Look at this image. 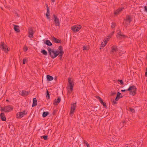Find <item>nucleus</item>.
<instances>
[{
	"mask_svg": "<svg viewBox=\"0 0 147 147\" xmlns=\"http://www.w3.org/2000/svg\"><path fill=\"white\" fill-rule=\"evenodd\" d=\"M128 91L129 92V94L133 96H134L136 94L137 88L135 86H130L127 89Z\"/></svg>",
	"mask_w": 147,
	"mask_h": 147,
	"instance_id": "obj_3",
	"label": "nucleus"
},
{
	"mask_svg": "<svg viewBox=\"0 0 147 147\" xmlns=\"http://www.w3.org/2000/svg\"><path fill=\"white\" fill-rule=\"evenodd\" d=\"M125 147H130V146H125Z\"/></svg>",
	"mask_w": 147,
	"mask_h": 147,
	"instance_id": "obj_46",
	"label": "nucleus"
},
{
	"mask_svg": "<svg viewBox=\"0 0 147 147\" xmlns=\"http://www.w3.org/2000/svg\"><path fill=\"white\" fill-rule=\"evenodd\" d=\"M84 144L86 145L87 147H90V146L89 145V144L86 141H84Z\"/></svg>",
	"mask_w": 147,
	"mask_h": 147,
	"instance_id": "obj_33",
	"label": "nucleus"
},
{
	"mask_svg": "<svg viewBox=\"0 0 147 147\" xmlns=\"http://www.w3.org/2000/svg\"><path fill=\"white\" fill-rule=\"evenodd\" d=\"M59 57H60V59H61L62 58V56H61H61H59Z\"/></svg>",
	"mask_w": 147,
	"mask_h": 147,
	"instance_id": "obj_48",
	"label": "nucleus"
},
{
	"mask_svg": "<svg viewBox=\"0 0 147 147\" xmlns=\"http://www.w3.org/2000/svg\"><path fill=\"white\" fill-rule=\"evenodd\" d=\"M28 92L25 90H23L21 93V95L22 96H25L28 95Z\"/></svg>",
	"mask_w": 147,
	"mask_h": 147,
	"instance_id": "obj_23",
	"label": "nucleus"
},
{
	"mask_svg": "<svg viewBox=\"0 0 147 147\" xmlns=\"http://www.w3.org/2000/svg\"><path fill=\"white\" fill-rule=\"evenodd\" d=\"M0 117L2 121H5L6 120V118L3 113H2L0 114Z\"/></svg>",
	"mask_w": 147,
	"mask_h": 147,
	"instance_id": "obj_17",
	"label": "nucleus"
},
{
	"mask_svg": "<svg viewBox=\"0 0 147 147\" xmlns=\"http://www.w3.org/2000/svg\"><path fill=\"white\" fill-rule=\"evenodd\" d=\"M107 41H106V40H104L103 42H102V43L101 46L100 47V49H102L103 47H104L105 46V45L107 44Z\"/></svg>",
	"mask_w": 147,
	"mask_h": 147,
	"instance_id": "obj_20",
	"label": "nucleus"
},
{
	"mask_svg": "<svg viewBox=\"0 0 147 147\" xmlns=\"http://www.w3.org/2000/svg\"><path fill=\"white\" fill-rule=\"evenodd\" d=\"M123 7H121L118 9L116 11H115V14L116 15L118 14L120 12H121L123 10Z\"/></svg>",
	"mask_w": 147,
	"mask_h": 147,
	"instance_id": "obj_18",
	"label": "nucleus"
},
{
	"mask_svg": "<svg viewBox=\"0 0 147 147\" xmlns=\"http://www.w3.org/2000/svg\"><path fill=\"white\" fill-rule=\"evenodd\" d=\"M131 21V17L128 15L126 16V19H124L123 23L126 25H128L130 24Z\"/></svg>",
	"mask_w": 147,
	"mask_h": 147,
	"instance_id": "obj_7",
	"label": "nucleus"
},
{
	"mask_svg": "<svg viewBox=\"0 0 147 147\" xmlns=\"http://www.w3.org/2000/svg\"><path fill=\"white\" fill-rule=\"evenodd\" d=\"M41 52L45 55H47V52L45 50H43L41 51Z\"/></svg>",
	"mask_w": 147,
	"mask_h": 147,
	"instance_id": "obj_28",
	"label": "nucleus"
},
{
	"mask_svg": "<svg viewBox=\"0 0 147 147\" xmlns=\"http://www.w3.org/2000/svg\"><path fill=\"white\" fill-rule=\"evenodd\" d=\"M48 50L49 51V55L53 59L56 57L58 55V54L56 53L57 52H56V51L52 50L49 48H48Z\"/></svg>",
	"mask_w": 147,
	"mask_h": 147,
	"instance_id": "obj_2",
	"label": "nucleus"
},
{
	"mask_svg": "<svg viewBox=\"0 0 147 147\" xmlns=\"http://www.w3.org/2000/svg\"><path fill=\"white\" fill-rule=\"evenodd\" d=\"M37 105V101L36 98H34L33 99V103L32 107H33L36 106Z\"/></svg>",
	"mask_w": 147,
	"mask_h": 147,
	"instance_id": "obj_21",
	"label": "nucleus"
},
{
	"mask_svg": "<svg viewBox=\"0 0 147 147\" xmlns=\"http://www.w3.org/2000/svg\"><path fill=\"white\" fill-rule=\"evenodd\" d=\"M1 46L2 49H3L4 51L5 52L7 46L4 45V43L3 42H1Z\"/></svg>",
	"mask_w": 147,
	"mask_h": 147,
	"instance_id": "obj_22",
	"label": "nucleus"
},
{
	"mask_svg": "<svg viewBox=\"0 0 147 147\" xmlns=\"http://www.w3.org/2000/svg\"><path fill=\"white\" fill-rule=\"evenodd\" d=\"M129 110L132 113H134L135 111V110L134 109H132L130 108H129Z\"/></svg>",
	"mask_w": 147,
	"mask_h": 147,
	"instance_id": "obj_32",
	"label": "nucleus"
},
{
	"mask_svg": "<svg viewBox=\"0 0 147 147\" xmlns=\"http://www.w3.org/2000/svg\"><path fill=\"white\" fill-rule=\"evenodd\" d=\"M116 94V92H112L111 94V96H113V95H115Z\"/></svg>",
	"mask_w": 147,
	"mask_h": 147,
	"instance_id": "obj_43",
	"label": "nucleus"
},
{
	"mask_svg": "<svg viewBox=\"0 0 147 147\" xmlns=\"http://www.w3.org/2000/svg\"><path fill=\"white\" fill-rule=\"evenodd\" d=\"M145 75L146 76H147V69L146 70V71L145 73Z\"/></svg>",
	"mask_w": 147,
	"mask_h": 147,
	"instance_id": "obj_45",
	"label": "nucleus"
},
{
	"mask_svg": "<svg viewBox=\"0 0 147 147\" xmlns=\"http://www.w3.org/2000/svg\"><path fill=\"white\" fill-rule=\"evenodd\" d=\"M46 7H47V12L46 13V16L48 19H50V17H49L50 16V11L48 5L47 4H46Z\"/></svg>",
	"mask_w": 147,
	"mask_h": 147,
	"instance_id": "obj_12",
	"label": "nucleus"
},
{
	"mask_svg": "<svg viewBox=\"0 0 147 147\" xmlns=\"http://www.w3.org/2000/svg\"><path fill=\"white\" fill-rule=\"evenodd\" d=\"M52 40L53 41L56 43H61V40H59L55 37H53L52 38Z\"/></svg>",
	"mask_w": 147,
	"mask_h": 147,
	"instance_id": "obj_19",
	"label": "nucleus"
},
{
	"mask_svg": "<svg viewBox=\"0 0 147 147\" xmlns=\"http://www.w3.org/2000/svg\"><path fill=\"white\" fill-rule=\"evenodd\" d=\"M6 101H8V100H6Z\"/></svg>",
	"mask_w": 147,
	"mask_h": 147,
	"instance_id": "obj_50",
	"label": "nucleus"
},
{
	"mask_svg": "<svg viewBox=\"0 0 147 147\" xmlns=\"http://www.w3.org/2000/svg\"><path fill=\"white\" fill-rule=\"evenodd\" d=\"M47 80L49 81L52 80L53 79V77L49 75H47Z\"/></svg>",
	"mask_w": 147,
	"mask_h": 147,
	"instance_id": "obj_26",
	"label": "nucleus"
},
{
	"mask_svg": "<svg viewBox=\"0 0 147 147\" xmlns=\"http://www.w3.org/2000/svg\"><path fill=\"white\" fill-rule=\"evenodd\" d=\"M45 43L47 45L50 46L52 45V43L48 40H47L45 41Z\"/></svg>",
	"mask_w": 147,
	"mask_h": 147,
	"instance_id": "obj_25",
	"label": "nucleus"
},
{
	"mask_svg": "<svg viewBox=\"0 0 147 147\" xmlns=\"http://www.w3.org/2000/svg\"><path fill=\"white\" fill-rule=\"evenodd\" d=\"M76 103H74L71 106V109L70 111V114L71 116L73 115L74 113L76 108Z\"/></svg>",
	"mask_w": 147,
	"mask_h": 147,
	"instance_id": "obj_10",
	"label": "nucleus"
},
{
	"mask_svg": "<svg viewBox=\"0 0 147 147\" xmlns=\"http://www.w3.org/2000/svg\"><path fill=\"white\" fill-rule=\"evenodd\" d=\"M54 113H55V112H53V114H54Z\"/></svg>",
	"mask_w": 147,
	"mask_h": 147,
	"instance_id": "obj_51",
	"label": "nucleus"
},
{
	"mask_svg": "<svg viewBox=\"0 0 147 147\" xmlns=\"http://www.w3.org/2000/svg\"><path fill=\"white\" fill-rule=\"evenodd\" d=\"M113 103L114 104H117V101L115 100H114L113 101Z\"/></svg>",
	"mask_w": 147,
	"mask_h": 147,
	"instance_id": "obj_41",
	"label": "nucleus"
},
{
	"mask_svg": "<svg viewBox=\"0 0 147 147\" xmlns=\"http://www.w3.org/2000/svg\"><path fill=\"white\" fill-rule=\"evenodd\" d=\"M68 82L69 84V85L70 87V89L68 90V92L70 93L73 90L74 84H72L71 79L70 78H68Z\"/></svg>",
	"mask_w": 147,
	"mask_h": 147,
	"instance_id": "obj_9",
	"label": "nucleus"
},
{
	"mask_svg": "<svg viewBox=\"0 0 147 147\" xmlns=\"http://www.w3.org/2000/svg\"><path fill=\"white\" fill-rule=\"evenodd\" d=\"M96 98L99 100V101L102 105L105 107L106 108L107 107V106L106 105V103L103 102L102 100L99 96H97Z\"/></svg>",
	"mask_w": 147,
	"mask_h": 147,
	"instance_id": "obj_13",
	"label": "nucleus"
},
{
	"mask_svg": "<svg viewBox=\"0 0 147 147\" xmlns=\"http://www.w3.org/2000/svg\"><path fill=\"white\" fill-rule=\"evenodd\" d=\"M116 26V24L114 23H112L111 27L112 28H114Z\"/></svg>",
	"mask_w": 147,
	"mask_h": 147,
	"instance_id": "obj_35",
	"label": "nucleus"
},
{
	"mask_svg": "<svg viewBox=\"0 0 147 147\" xmlns=\"http://www.w3.org/2000/svg\"><path fill=\"white\" fill-rule=\"evenodd\" d=\"M61 100V98L60 97H59L56 100V99L55 100V102H53V105H57L60 102Z\"/></svg>",
	"mask_w": 147,
	"mask_h": 147,
	"instance_id": "obj_15",
	"label": "nucleus"
},
{
	"mask_svg": "<svg viewBox=\"0 0 147 147\" xmlns=\"http://www.w3.org/2000/svg\"><path fill=\"white\" fill-rule=\"evenodd\" d=\"M19 28L18 26L14 25L13 29L16 31L19 32L20 31V30L19 29Z\"/></svg>",
	"mask_w": 147,
	"mask_h": 147,
	"instance_id": "obj_24",
	"label": "nucleus"
},
{
	"mask_svg": "<svg viewBox=\"0 0 147 147\" xmlns=\"http://www.w3.org/2000/svg\"><path fill=\"white\" fill-rule=\"evenodd\" d=\"M53 16H54V22L55 24V26H59L60 25V23L59 19L57 17V16L55 14H54Z\"/></svg>",
	"mask_w": 147,
	"mask_h": 147,
	"instance_id": "obj_8",
	"label": "nucleus"
},
{
	"mask_svg": "<svg viewBox=\"0 0 147 147\" xmlns=\"http://www.w3.org/2000/svg\"><path fill=\"white\" fill-rule=\"evenodd\" d=\"M56 52H57V54H58V55H59V56L61 57L64 53L62 47L61 46L59 47L58 49L56 51Z\"/></svg>",
	"mask_w": 147,
	"mask_h": 147,
	"instance_id": "obj_6",
	"label": "nucleus"
},
{
	"mask_svg": "<svg viewBox=\"0 0 147 147\" xmlns=\"http://www.w3.org/2000/svg\"><path fill=\"white\" fill-rule=\"evenodd\" d=\"M49 114V113L48 112H44L42 114V117H45L47 116Z\"/></svg>",
	"mask_w": 147,
	"mask_h": 147,
	"instance_id": "obj_27",
	"label": "nucleus"
},
{
	"mask_svg": "<svg viewBox=\"0 0 147 147\" xmlns=\"http://www.w3.org/2000/svg\"><path fill=\"white\" fill-rule=\"evenodd\" d=\"M1 108L0 111L2 112L4 111L5 112H9L13 110V107L12 106L9 105L7 106H5L3 107H1Z\"/></svg>",
	"mask_w": 147,
	"mask_h": 147,
	"instance_id": "obj_1",
	"label": "nucleus"
},
{
	"mask_svg": "<svg viewBox=\"0 0 147 147\" xmlns=\"http://www.w3.org/2000/svg\"><path fill=\"white\" fill-rule=\"evenodd\" d=\"M117 38H120L121 37L125 36L121 34V32L120 30H118L117 31Z\"/></svg>",
	"mask_w": 147,
	"mask_h": 147,
	"instance_id": "obj_16",
	"label": "nucleus"
},
{
	"mask_svg": "<svg viewBox=\"0 0 147 147\" xmlns=\"http://www.w3.org/2000/svg\"><path fill=\"white\" fill-rule=\"evenodd\" d=\"M118 50V48L116 46L113 45L111 47V51L112 52H116Z\"/></svg>",
	"mask_w": 147,
	"mask_h": 147,
	"instance_id": "obj_14",
	"label": "nucleus"
},
{
	"mask_svg": "<svg viewBox=\"0 0 147 147\" xmlns=\"http://www.w3.org/2000/svg\"><path fill=\"white\" fill-rule=\"evenodd\" d=\"M53 2H54L55 1V0H51Z\"/></svg>",
	"mask_w": 147,
	"mask_h": 147,
	"instance_id": "obj_47",
	"label": "nucleus"
},
{
	"mask_svg": "<svg viewBox=\"0 0 147 147\" xmlns=\"http://www.w3.org/2000/svg\"><path fill=\"white\" fill-rule=\"evenodd\" d=\"M9 47H7L6 49V51H5V52H7L8 51H9Z\"/></svg>",
	"mask_w": 147,
	"mask_h": 147,
	"instance_id": "obj_39",
	"label": "nucleus"
},
{
	"mask_svg": "<svg viewBox=\"0 0 147 147\" xmlns=\"http://www.w3.org/2000/svg\"><path fill=\"white\" fill-rule=\"evenodd\" d=\"M47 91L46 97L47 98V99H48L50 98V95H49V92L47 90Z\"/></svg>",
	"mask_w": 147,
	"mask_h": 147,
	"instance_id": "obj_29",
	"label": "nucleus"
},
{
	"mask_svg": "<svg viewBox=\"0 0 147 147\" xmlns=\"http://www.w3.org/2000/svg\"><path fill=\"white\" fill-rule=\"evenodd\" d=\"M34 34V31L32 27H29L28 28V37L31 40L33 38V35Z\"/></svg>",
	"mask_w": 147,
	"mask_h": 147,
	"instance_id": "obj_4",
	"label": "nucleus"
},
{
	"mask_svg": "<svg viewBox=\"0 0 147 147\" xmlns=\"http://www.w3.org/2000/svg\"><path fill=\"white\" fill-rule=\"evenodd\" d=\"M121 94L119 92H118L117 94L116 97H117L118 98H122L123 97V96H120V95Z\"/></svg>",
	"mask_w": 147,
	"mask_h": 147,
	"instance_id": "obj_31",
	"label": "nucleus"
},
{
	"mask_svg": "<svg viewBox=\"0 0 147 147\" xmlns=\"http://www.w3.org/2000/svg\"><path fill=\"white\" fill-rule=\"evenodd\" d=\"M26 60L25 59H23V63L24 64H25L26 61Z\"/></svg>",
	"mask_w": 147,
	"mask_h": 147,
	"instance_id": "obj_38",
	"label": "nucleus"
},
{
	"mask_svg": "<svg viewBox=\"0 0 147 147\" xmlns=\"http://www.w3.org/2000/svg\"><path fill=\"white\" fill-rule=\"evenodd\" d=\"M119 98L116 97L115 100L117 101H118Z\"/></svg>",
	"mask_w": 147,
	"mask_h": 147,
	"instance_id": "obj_44",
	"label": "nucleus"
},
{
	"mask_svg": "<svg viewBox=\"0 0 147 147\" xmlns=\"http://www.w3.org/2000/svg\"><path fill=\"white\" fill-rule=\"evenodd\" d=\"M125 123V121H122V123H123V124L124 123Z\"/></svg>",
	"mask_w": 147,
	"mask_h": 147,
	"instance_id": "obj_49",
	"label": "nucleus"
},
{
	"mask_svg": "<svg viewBox=\"0 0 147 147\" xmlns=\"http://www.w3.org/2000/svg\"><path fill=\"white\" fill-rule=\"evenodd\" d=\"M128 90H127V89H126V90H121V91L122 92H125V91H128Z\"/></svg>",
	"mask_w": 147,
	"mask_h": 147,
	"instance_id": "obj_42",
	"label": "nucleus"
},
{
	"mask_svg": "<svg viewBox=\"0 0 147 147\" xmlns=\"http://www.w3.org/2000/svg\"><path fill=\"white\" fill-rule=\"evenodd\" d=\"M27 112L25 111H24L23 112H18L16 114V117L17 118L20 119L24 115H27Z\"/></svg>",
	"mask_w": 147,
	"mask_h": 147,
	"instance_id": "obj_5",
	"label": "nucleus"
},
{
	"mask_svg": "<svg viewBox=\"0 0 147 147\" xmlns=\"http://www.w3.org/2000/svg\"><path fill=\"white\" fill-rule=\"evenodd\" d=\"M23 49L24 51H26L28 50V47L26 46H24L23 47Z\"/></svg>",
	"mask_w": 147,
	"mask_h": 147,
	"instance_id": "obj_36",
	"label": "nucleus"
},
{
	"mask_svg": "<svg viewBox=\"0 0 147 147\" xmlns=\"http://www.w3.org/2000/svg\"><path fill=\"white\" fill-rule=\"evenodd\" d=\"M111 37V36H108V38H107V39L106 40V41L107 42L109 41V40L110 39V38Z\"/></svg>",
	"mask_w": 147,
	"mask_h": 147,
	"instance_id": "obj_40",
	"label": "nucleus"
},
{
	"mask_svg": "<svg viewBox=\"0 0 147 147\" xmlns=\"http://www.w3.org/2000/svg\"><path fill=\"white\" fill-rule=\"evenodd\" d=\"M119 81L120 82V83H121V84L123 85V84H124L122 80H119Z\"/></svg>",
	"mask_w": 147,
	"mask_h": 147,
	"instance_id": "obj_37",
	"label": "nucleus"
},
{
	"mask_svg": "<svg viewBox=\"0 0 147 147\" xmlns=\"http://www.w3.org/2000/svg\"><path fill=\"white\" fill-rule=\"evenodd\" d=\"M81 28L80 25L74 26L71 27V29L74 32H76L79 31Z\"/></svg>",
	"mask_w": 147,
	"mask_h": 147,
	"instance_id": "obj_11",
	"label": "nucleus"
},
{
	"mask_svg": "<svg viewBox=\"0 0 147 147\" xmlns=\"http://www.w3.org/2000/svg\"><path fill=\"white\" fill-rule=\"evenodd\" d=\"M43 138L45 140H47L48 139V136H47L45 135L41 136V138Z\"/></svg>",
	"mask_w": 147,
	"mask_h": 147,
	"instance_id": "obj_30",
	"label": "nucleus"
},
{
	"mask_svg": "<svg viewBox=\"0 0 147 147\" xmlns=\"http://www.w3.org/2000/svg\"><path fill=\"white\" fill-rule=\"evenodd\" d=\"M83 50H88V49L87 48V46H84L83 47Z\"/></svg>",
	"mask_w": 147,
	"mask_h": 147,
	"instance_id": "obj_34",
	"label": "nucleus"
},
{
	"mask_svg": "<svg viewBox=\"0 0 147 147\" xmlns=\"http://www.w3.org/2000/svg\"><path fill=\"white\" fill-rule=\"evenodd\" d=\"M54 113H55V112H53V114H54Z\"/></svg>",
	"mask_w": 147,
	"mask_h": 147,
	"instance_id": "obj_52",
	"label": "nucleus"
}]
</instances>
